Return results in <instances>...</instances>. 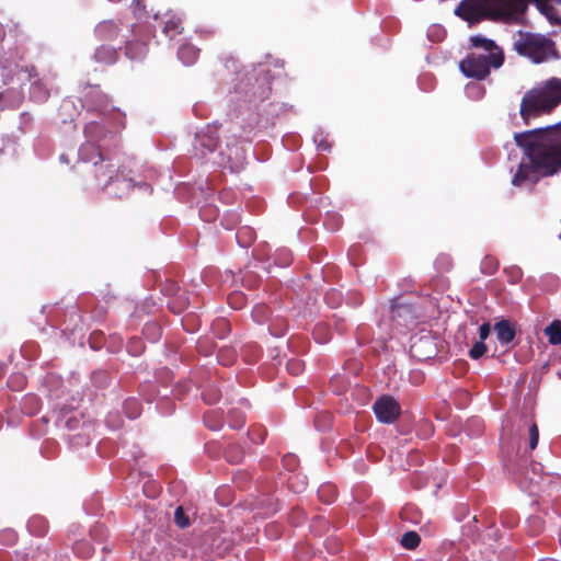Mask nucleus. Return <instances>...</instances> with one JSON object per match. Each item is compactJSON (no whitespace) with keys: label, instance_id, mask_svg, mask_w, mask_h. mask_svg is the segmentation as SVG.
Returning a JSON list of instances; mask_svg holds the SVG:
<instances>
[{"label":"nucleus","instance_id":"a18cd8bd","mask_svg":"<svg viewBox=\"0 0 561 561\" xmlns=\"http://www.w3.org/2000/svg\"><path fill=\"white\" fill-rule=\"evenodd\" d=\"M60 161H62V162H67V163H68V160H67V158H66V156H65V154H61V156H60Z\"/></svg>","mask_w":561,"mask_h":561},{"label":"nucleus","instance_id":"6ab92c4d","mask_svg":"<svg viewBox=\"0 0 561 561\" xmlns=\"http://www.w3.org/2000/svg\"><path fill=\"white\" fill-rule=\"evenodd\" d=\"M199 55V49L192 44H183L178 50L179 59L186 66L193 65Z\"/></svg>","mask_w":561,"mask_h":561},{"label":"nucleus","instance_id":"473e14b6","mask_svg":"<svg viewBox=\"0 0 561 561\" xmlns=\"http://www.w3.org/2000/svg\"><path fill=\"white\" fill-rule=\"evenodd\" d=\"M519 35L520 37L514 43V48L519 55L526 56V37L522 32H519Z\"/></svg>","mask_w":561,"mask_h":561},{"label":"nucleus","instance_id":"58836bf2","mask_svg":"<svg viewBox=\"0 0 561 561\" xmlns=\"http://www.w3.org/2000/svg\"><path fill=\"white\" fill-rule=\"evenodd\" d=\"M519 114L523 121L526 123V93L523 95L520 100Z\"/></svg>","mask_w":561,"mask_h":561},{"label":"nucleus","instance_id":"b1692460","mask_svg":"<svg viewBox=\"0 0 561 561\" xmlns=\"http://www.w3.org/2000/svg\"><path fill=\"white\" fill-rule=\"evenodd\" d=\"M420 541H421V537L417 533L407 531L403 534L400 542L405 549L412 550V549H415L420 545Z\"/></svg>","mask_w":561,"mask_h":561},{"label":"nucleus","instance_id":"c756f323","mask_svg":"<svg viewBox=\"0 0 561 561\" xmlns=\"http://www.w3.org/2000/svg\"><path fill=\"white\" fill-rule=\"evenodd\" d=\"M174 522L181 528H185L190 525V519H188L187 515L185 514L182 506H179L175 510Z\"/></svg>","mask_w":561,"mask_h":561},{"label":"nucleus","instance_id":"4468645a","mask_svg":"<svg viewBox=\"0 0 561 561\" xmlns=\"http://www.w3.org/2000/svg\"><path fill=\"white\" fill-rule=\"evenodd\" d=\"M94 32L99 41L113 42L118 37L121 30L113 20H105L95 26Z\"/></svg>","mask_w":561,"mask_h":561},{"label":"nucleus","instance_id":"e433bc0d","mask_svg":"<svg viewBox=\"0 0 561 561\" xmlns=\"http://www.w3.org/2000/svg\"><path fill=\"white\" fill-rule=\"evenodd\" d=\"M229 304L233 307V308H240L241 305L239 304V300H242V295L241 294H233V295H230L229 296Z\"/></svg>","mask_w":561,"mask_h":561},{"label":"nucleus","instance_id":"dca6fc26","mask_svg":"<svg viewBox=\"0 0 561 561\" xmlns=\"http://www.w3.org/2000/svg\"><path fill=\"white\" fill-rule=\"evenodd\" d=\"M163 34L173 39L175 36L180 35L183 32V21L178 15H169L167 20L163 22L162 27Z\"/></svg>","mask_w":561,"mask_h":561},{"label":"nucleus","instance_id":"8fccbe9b","mask_svg":"<svg viewBox=\"0 0 561 561\" xmlns=\"http://www.w3.org/2000/svg\"><path fill=\"white\" fill-rule=\"evenodd\" d=\"M505 467L507 468V470H512V468L508 465H505Z\"/></svg>","mask_w":561,"mask_h":561},{"label":"nucleus","instance_id":"09e8293b","mask_svg":"<svg viewBox=\"0 0 561 561\" xmlns=\"http://www.w3.org/2000/svg\"><path fill=\"white\" fill-rule=\"evenodd\" d=\"M264 440V437L260 435V442L262 443Z\"/></svg>","mask_w":561,"mask_h":561},{"label":"nucleus","instance_id":"37998d69","mask_svg":"<svg viewBox=\"0 0 561 561\" xmlns=\"http://www.w3.org/2000/svg\"><path fill=\"white\" fill-rule=\"evenodd\" d=\"M147 329H152L154 331H159L160 330V328L158 325H156V324H150V325L147 327Z\"/></svg>","mask_w":561,"mask_h":561},{"label":"nucleus","instance_id":"7c9ffc66","mask_svg":"<svg viewBox=\"0 0 561 561\" xmlns=\"http://www.w3.org/2000/svg\"><path fill=\"white\" fill-rule=\"evenodd\" d=\"M486 352V345L482 341H478L469 351V356L473 359H478Z\"/></svg>","mask_w":561,"mask_h":561},{"label":"nucleus","instance_id":"f3484780","mask_svg":"<svg viewBox=\"0 0 561 561\" xmlns=\"http://www.w3.org/2000/svg\"><path fill=\"white\" fill-rule=\"evenodd\" d=\"M125 48L126 56L131 60H140L148 53V44L141 41H128Z\"/></svg>","mask_w":561,"mask_h":561},{"label":"nucleus","instance_id":"0eeeda50","mask_svg":"<svg viewBox=\"0 0 561 561\" xmlns=\"http://www.w3.org/2000/svg\"><path fill=\"white\" fill-rule=\"evenodd\" d=\"M557 57L558 54L552 39L528 33V58L533 62L541 64Z\"/></svg>","mask_w":561,"mask_h":561},{"label":"nucleus","instance_id":"5701e85b","mask_svg":"<svg viewBox=\"0 0 561 561\" xmlns=\"http://www.w3.org/2000/svg\"><path fill=\"white\" fill-rule=\"evenodd\" d=\"M124 412L129 419H136L140 415L141 405L140 402L135 398H129L124 402Z\"/></svg>","mask_w":561,"mask_h":561},{"label":"nucleus","instance_id":"9b49d317","mask_svg":"<svg viewBox=\"0 0 561 561\" xmlns=\"http://www.w3.org/2000/svg\"><path fill=\"white\" fill-rule=\"evenodd\" d=\"M528 506L534 510V513L528 515V534L538 535L545 528L543 517L547 515L548 505L540 503L537 495H531Z\"/></svg>","mask_w":561,"mask_h":561},{"label":"nucleus","instance_id":"ea45409f","mask_svg":"<svg viewBox=\"0 0 561 561\" xmlns=\"http://www.w3.org/2000/svg\"><path fill=\"white\" fill-rule=\"evenodd\" d=\"M484 265L489 264V273L492 274L493 272H495V270L497 268V263L496 262H493L492 260L490 259H486L483 263Z\"/></svg>","mask_w":561,"mask_h":561},{"label":"nucleus","instance_id":"423d86ee","mask_svg":"<svg viewBox=\"0 0 561 561\" xmlns=\"http://www.w3.org/2000/svg\"><path fill=\"white\" fill-rule=\"evenodd\" d=\"M515 147L508 142L505 145L507 150V159L510 162H514L510 167V171L515 172L512 178V184L514 186H522L526 182V131L516 133L514 135Z\"/></svg>","mask_w":561,"mask_h":561},{"label":"nucleus","instance_id":"79ce46f5","mask_svg":"<svg viewBox=\"0 0 561 561\" xmlns=\"http://www.w3.org/2000/svg\"><path fill=\"white\" fill-rule=\"evenodd\" d=\"M539 436H529V447L535 449L538 445Z\"/></svg>","mask_w":561,"mask_h":561},{"label":"nucleus","instance_id":"6e6552de","mask_svg":"<svg viewBox=\"0 0 561 561\" xmlns=\"http://www.w3.org/2000/svg\"><path fill=\"white\" fill-rule=\"evenodd\" d=\"M411 356L417 360H427L437 354L435 340L430 334L414 335L411 337Z\"/></svg>","mask_w":561,"mask_h":561},{"label":"nucleus","instance_id":"1a4fd4ad","mask_svg":"<svg viewBox=\"0 0 561 561\" xmlns=\"http://www.w3.org/2000/svg\"><path fill=\"white\" fill-rule=\"evenodd\" d=\"M373 410L378 421L385 424L393 423L401 413L400 404L390 396L377 399Z\"/></svg>","mask_w":561,"mask_h":561},{"label":"nucleus","instance_id":"c9c22d12","mask_svg":"<svg viewBox=\"0 0 561 561\" xmlns=\"http://www.w3.org/2000/svg\"><path fill=\"white\" fill-rule=\"evenodd\" d=\"M226 458L230 461V462H240L243 458V454L242 453H239L238 455L237 454H233L232 455V450L229 449L226 451Z\"/></svg>","mask_w":561,"mask_h":561},{"label":"nucleus","instance_id":"f03ea898","mask_svg":"<svg viewBox=\"0 0 561 561\" xmlns=\"http://www.w3.org/2000/svg\"><path fill=\"white\" fill-rule=\"evenodd\" d=\"M526 11V0H461L455 14L474 24L482 20L518 22Z\"/></svg>","mask_w":561,"mask_h":561},{"label":"nucleus","instance_id":"aec40b11","mask_svg":"<svg viewBox=\"0 0 561 561\" xmlns=\"http://www.w3.org/2000/svg\"><path fill=\"white\" fill-rule=\"evenodd\" d=\"M470 43L473 47L481 48L488 54H497V51L500 50L494 41L483 37L481 35L471 36Z\"/></svg>","mask_w":561,"mask_h":561},{"label":"nucleus","instance_id":"72a5a7b5","mask_svg":"<svg viewBox=\"0 0 561 561\" xmlns=\"http://www.w3.org/2000/svg\"><path fill=\"white\" fill-rule=\"evenodd\" d=\"M317 144V149L320 151H330L331 150V144L323 137L320 138V140L314 139Z\"/></svg>","mask_w":561,"mask_h":561},{"label":"nucleus","instance_id":"4be33fe9","mask_svg":"<svg viewBox=\"0 0 561 561\" xmlns=\"http://www.w3.org/2000/svg\"><path fill=\"white\" fill-rule=\"evenodd\" d=\"M28 528L35 536H44L47 533L48 524L45 518L34 516L28 522Z\"/></svg>","mask_w":561,"mask_h":561},{"label":"nucleus","instance_id":"20e7f679","mask_svg":"<svg viewBox=\"0 0 561 561\" xmlns=\"http://www.w3.org/2000/svg\"><path fill=\"white\" fill-rule=\"evenodd\" d=\"M561 103V79L551 78L543 88L528 91V121L551 113Z\"/></svg>","mask_w":561,"mask_h":561},{"label":"nucleus","instance_id":"412c9836","mask_svg":"<svg viewBox=\"0 0 561 561\" xmlns=\"http://www.w3.org/2000/svg\"><path fill=\"white\" fill-rule=\"evenodd\" d=\"M545 335L552 345L561 344V321L553 320L546 329Z\"/></svg>","mask_w":561,"mask_h":561},{"label":"nucleus","instance_id":"cd10ccee","mask_svg":"<svg viewBox=\"0 0 561 561\" xmlns=\"http://www.w3.org/2000/svg\"><path fill=\"white\" fill-rule=\"evenodd\" d=\"M270 314V309L266 306H256L252 310V317L257 323H264Z\"/></svg>","mask_w":561,"mask_h":561},{"label":"nucleus","instance_id":"bb28decb","mask_svg":"<svg viewBox=\"0 0 561 561\" xmlns=\"http://www.w3.org/2000/svg\"><path fill=\"white\" fill-rule=\"evenodd\" d=\"M130 10L134 16L138 20H141L142 18H146L148 15L144 0H133Z\"/></svg>","mask_w":561,"mask_h":561},{"label":"nucleus","instance_id":"7ed1b4c3","mask_svg":"<svg viewBox=\"0 0 561 561\" xmlns=\"http://www.w3.org/2000/svg\"><path fill=\"white\" fill-rule=\"evenodd\" d=\"M561 124L528 129V182L536 183L540 176H551L561 171V142L540 145L539 138L551 134Z\"/></svg>","mask_w":561,"mask_h":561},{"label":"nucleus","instance_id":"f8f14e48","mask_svg":"<svg viewBox=\"0 0 561 561\" xmlns=\"http://www.w3.org/2000/svg\"><path fill=\"white\" fill-rule=\"evenodd\" d=\"M84 136L87 141L83 145L100 146V142L110 139H116L115 134L107 130L103 124L99 122H90L84 127Z\"/></svg>","mask_w":561,"mask_h":561},{"label":"nucleus","instance_id":"393cba45","mask_svg":"<svg viewBox=\"0 0 561 561\" xmlns=\"http://www.w3.org/2000/svg\"><path fill=\"white\" fill-rule=\"evenodd\" d=\"M73 552L79 556L80 558H83V559H87L89 557L92 556L93 553V548L92 546L90 545V542L85 541V540H82V541H77L75 545H73Z\"/></svg>","mask_w":561,"mask_h":561},{"label":"nucleus","instance_id":"a878e982","mask_svg":"<svg viewBox=\"0 0 561 561\" xmlns=\"http://www.w3.org/2000/svg\"><path fill=\"white\" fill-rule=\"evenodd\" d=\"M202 396L207 404H215L220 400L221 392L216 386H209Z\"/></svg>","mask_w":561,"mask_h":561},{"label":"nucleus","instance_id":"2eb2a0df","mask_svg":"<svg viewBox=\"0 0 561 561\" xmlns=\"http://www.w3.org/2000/svg\"><path fill=\"white\" fill-rule=\"evenodd\" d=\"M494 331L496 334L497 341L502 345L510 344L516 335L515 327L508 320H501L495 323Z\"/></svg>","mask_w":561,"mask_h":561},{"label":"nucleus","instance_id":"a19ab883","mask_svg":"<svg viewBox=\"0 0 561 561\" xmlns=\"http://www.w3.org/2000/svg\"><path fill=\"white\" fill-rule=\"evenodd\" d=\"M528 436H539V430L535 423L529 427Z\"/></svg>","mask_w":561,"mask_h":561},{"label":"nucleus","instance_id":"c03bdc74","mask_svg":"<svg viewBox=\"0 0 561 561\" xmlns=\"http://www.w3.org/2000/svg\"><path fill=\"white\" fill-rule=\"evenodd\" d=\"M541 469H542V468H541V466H539V467L534 466V467H533V471H534V472H540V471H541Z\"/></svg>","mask_w":561,"mask_h":561},{"label":"nucleus","instance_id":"f704fd0d","mask_svg":"<svg viewBox=\"0 0 561 561\" xmlns=\"http://www.w3.org/2000/svg\"><path fill=\"white\" fill-rule=\"evenodd\" d=\"M490 331H491V327L489 323H483L480 328H479V336H480V341L484 342V340L488 339L489 334H490Z\"/></svg>","mask_w":561,"mask_h":561},{"label":"nucleus","instance_id":"c85d7f7f","mask_svg":"<svg viewBox=\"0 0 561 561\" xmlns=\"http://www.w3.org/2000/svg\"><path fill=\"white\" fill-rule=\"evenodd\" d=\"M244 424V415L241 412L232 410L229 412V426L231 428H240Z\"/></svg>","mask_w":561,"mask_h":561},{"label":"nucleus","instance_id":"9d476101","mask_svg":"<svg viewBox=\"0 0 561 561\" xmlns=\"http://www.w3.org/2000/svg\"><path fill=\"white\" fill-rule=\"evenodd\" d=\"M218 140L219 137L216 127L207 126L196 134L194 149L196 153L199 152V156L204 157L217 148Z\"/></svg>","mask_w":561,"mask_h":561},{"label":"nucleus","instance_id":"a211bd4d","mask_svg":"<svg viewBox=\"0 0 561 561\" xmlns=\"http://www.w3.org/2000/svg\"><path fill=\"white\" fill-rule=\"evenodd\" d=\"M94 58L100 64L113 65L118 58V53L115 47L101 45L96 48Z\"/></svg>","mask_w":561,"mask_h":561},{"label":"nucleus","instance_id":"2f4dec72","mask_svg":"<svg viewBox=\"0 0 561 561\" xmlns=\"http://www.w3.org/2000/svg\"><path fill=\"white\" fill-rule=\"evenodd\" d=\"M204 423L208 428H210L213 431H217V430L221 428V426H222L221 421L214 420L213 413H206L204 415Z\"/></svg>","mask_w":561,"mask_h":561},{"label":"nucleus","instance_id":"f257e3e1","mask_svg":"<svg viewBox=\"0 0 561 561\" xmlns=\"http://www.w3.org/2000/svg\"><path fill=\"white\" fill-rule=\"evenodd\" d=\"M79 171L82 173L81 185L85 190L103 191L124 171L106 156L101 146L82 145L79 149Z\"/></svg>","mask_w":561,"mask_h":561},{"label":"nucleus","instance_id":"39448f33","mask_svg":"<svg viewBox=\"0 0 561 561\" xmlns=\"http://www.w3.org/2000/svg\"><path fill=\"white\" fill-rule=\"evenodd\" d=\"M504 61L502 50L497 54H469L463 60L460 61V70L468 78H476L482 80L490 73V68H499Z\"/></svg>","mask_w":561,"mask_h":561},{"label":"nucleus","instance_id":"ddd939ff","mask_svg":"<svg viewBox=\"0 0 561 561\" xmlns=\"http://www.w3.org/2000/svg\"><path fill=\"white\" fill-rule=\"evenodd\" d=\"M530 0H528V3ZM538 10L543 13L549 21L561 24V0H534Z\"/></svg>","mask_w":561,"mask_h":561},{"label":"nucleus","instance_id":"49530a36","mask_svg":"<svg viewBox=\"0 0 561 561\" xmlns=\"http://www.w3.org/2000/svg\"><path fill=\"white\" fill-rule=\"evenodd\" d=\"M294 478H295V477H290V479H289V484H290L291 486L294 485V483H293V479H294Z\"/></svg>","mask_w":561,"mask_h":561},{"label":"nucleus","instance_id":"4c0bfd02","mask_svg":"<svg viewBox=\"0 0 561 561\" xmlns=\"http://www.w3.org/2000/svg\"><path fill=\"white\" fill-rule=\"evenodd\" d=\"M287 369L289 373L297 375L301 370V365L299 362L293 360L287 364Z\"/></svg>","mask_w":561,"mask_h":561},{"label":"nucleus","instance_id":"de8ad7c7","mask_svg":"<svg viewBox=\"0 0 561 561\" xmlns=\"http://www.w3.org/2000/svg\"><path fill=\"white\" fill-rule=\"evenodd\" d=\"M68 104H70V102H69V101H65V102H64V104H62V106L65 107V106H67Z\"/></svg>","mask_w":561,"mask_h":561}]
</instances>
